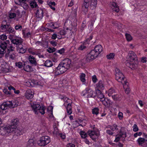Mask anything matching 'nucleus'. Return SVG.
Segmentation results:
<instances>
[{"mask_svg":"<svg viewBox=\"0 0 147 147\" xmlns=\"http://www.w3.org/2000/svg\"><path fill=\"white\" fill-rule=\"evenodd\" d=\"M71 63V60L68 58L63 60L59 65L56 68L55 71H54L55 75H58L64 73L69 68Z\"/></svg>","mask_w":147,"mask_h":147,"instance_id":"obj_1","label":"nucleus"},{"mask_svg":"<svg viewBox=\"0 0 147 147\" xmlns=\"http://www.w3.org/2000/svg\"><path fill=\"white\" fill-rule=\"evenodd\" d=\"M102 47L100 45H96L94 49L92 50L87 55L86 58L85 63L92 61L93 59L97 57L102 51Z\"/></svg>","mask_w":147,"mask_h":147,"instance_id":"obj_2","label":"nucleus"},{"mask_svg":"<svg viewBox=\"0 0 147 147\" xmlns=\"http://www.w3.org/2000/svg\"><path fill=\"white\" fill-rule=\"evenodd\" d=\"M127 58L130 63H127V65L130 68H135L138 67V59L136 54L133 51H129Z\"/></svg>","mask_w":147,"mask_h":147,"instance_id":"obj_3","label":"nucleus"},{"mask_svg":"<svg viewBox=\"0 0 147 147\" xmlns=\"http://www.w3.org/2000/svg\"><path fill=\"white\" fill-rule=\"evenodd\" d=\"M115 78L119 82H121L124 88H127V82L126 81V79L125 78L123 74L121 72L120 70L117 68H116Z\"/></svg>","mask_w":147,"mask_h":147,"instance_id":"obj_4","label":"nucleus"},{"mask_svg":"<svg viewBox=\"0 0 147 147\" xmlns=\"http://www.w3.org/2000/svg\"><path fill=\"white\" fill-rule=\"evenodd\" d=\"M31 107L34 112L36 114L39 113L42 115L44 114L45 113V107L44 106H41L39 104H36L35 103H33L31 105Z\"/></svg>","mask_w":147,"mask_h":147,"instance_id":"obj_5","label":"nucleus"},{"mask_svg":"<svg viewBox=\"0 0 147 147\" xmlns=\"http://www.w3.org/2000/svg\"><path fill=\"white\" fill-rule=\"evenodd\" d=\"M6 21H3L1 25V29L4 30L5 31L9 33H12L14 34L16 32L14 29L10 26V24L9 23L6 22Z\"/></svg>","mask_w":147,"mask_h":147,"instance_id":"obj_6","label":"nucleus"},{"mask_svg":"<svg viewBox=\"0 0 147 147\" xmlns=\"http://www.w3.org/2000/svg\"><path fill=\"white\" fill-rule=\"evenodd\" d=\"M51 142V139L48 136H43L40 137L38 142V144L42 146H44L49 144Z\"/></svg>","mask_w":147,"mask_h":147,"instance_id":"obj_7","label":"nucleus"},{"mask_svg":"<svg viewBox=\"0 0 147 147\" xmlns=\"http://www.w3.org/2000/svg\"><path fill=\"white\" fill-rule=\"evenodd\" d=\"M60 98L62 99H63V101L65 102L64 105L65 106L66 105H67L66 108L67 112L69 115H70L71 114L72 112L71 104L70 102L69 103V102H70V100L67 97L65 96H62Z\"/></svg>","mask_w":147,"mask_h":147,"instance_id":"obj_8","label":"nucleus"},{"mask_svg":"<svg viewBox=\"0 0 147 147\" xmlns=\"http://www.w3.org/2000/svg\"><path fill=\"white\" fill-rule=\"evenodd\" d=\"M9 38L12 43L17 46L23 43V40L22 38L13 35H10Z\"/></svg>","mask_w":147,"mask_h":147,"instance_id":"obj_9","label":"nucleus"},{"mask_svg":"<svg viewBox=\"0 0 147 147\" xmlns=\"http://www.w3.org/2000/svg\"><path fill=\"white\" fill-rule=\"evenodd\" d=\"M13 129L9 126H2L0 128V135L4 136L11 133Z\"/></svg>","mask_w":147,"mask_h":147,"instance_id":"obj_10","label":"nucleus"},{"mask_svg":"<svg viewBox=\"0 0 147 147\" xmlns=\"http://www.w3.org/2000/svg\"><path fill=\"white\" fill-rule=\"evenodd\" d=\"M126 137V132L125 131H122L121 130L119 134L116 135L115 139L114 140V142H118L121 138L124 139Z\"/></svg>","mask_w":147,"mask_h":147,"instance_id":"obj_11","label":"nucleus"},{"mask_svg":"<svg viewBox=\"0 0 147 147\" xmlns=\"http://www.w3.org/2000/svg\"><path fill=\"white\" fill-rule=\"evenodd\" d=\"M88 134L90 137L94 141H95L99 135V133L93 130H89Z\"/></svg>","mask_w":147,"mask_h":147,"instance_id":"obj_12","label":"nucleus"},{"mask_svg":"<svg viewBox=\"0 0 147 147\" xmlns=\"http://www.w3.org/2000/svg\"><path fill=\"white\" fill-rule=\"evenodd\" d=\"M11 128L13 129L12 132H13L15 135L18 136H20L22 134V129L20 128H17L16 126H11Z\"/></svg>","mask_w":147,"mask_h":147,"instance_id":"obj_13","label":"nucleus"},{"mask_svg":"<svg viewBox=\"0 0 147 147\" xmlns=\"http://www.w3.org/2000/svg\"><path fill=\"white\" fill-rule=\"evenodd\" d=\"M23 44L22 43L17 47V51L19 53L23 54L26 51V48L24 46Z\"/></svg>","mask_w":147,"mask_h":147,"instance_id":"obj_14","label":"nucleus"},{"mask_svg":"<svg viewBox=\"0 0 147 147\" xmlns=\"http://www.w3.org/2000/svg\"><path fill=\"white\" fill-rule=\"evenodd\" d=\"M86 92L88 94V97L94 98L97 95L96 90V92H95L90 89L86 88Z\"/></svg>","mask_w":147,"mask_h":147,"instance_id":"obj_15","label":"nucleus"},{"mask_svg":"<svg viewBox=\"0 0 147 147\" xmlns=\"http://www.w3.org/2000/svg\"><path fill=\"white\" fill-rule=\"evenodd\" d=\"M64 26L66 30H71L72 29V22L70 20H67L65 22Z\"/></svg>","mask_w":147,"mask_h":147,"instance_id":"obj_16","label":"nucleus"},{"mask_svg":"<svg viewBox=\"0 0 147 147\" xmlns=\"http://www.w3.org/2000/svg\"><path fill=\"white\" fill-rule=\"evenodd\" d=\"M90 0H84V2L82 4V9L83 10L84 8L86 9L84 10V12L85 13H86L88 11V8L89 5V1Z\"/></svg>","mask_w":147,"mask_h":147,"instance_id":"obj_17","label":"nucleus"},{"mask_svg":"<svg viewBox=\"0 0 147 147\" xmlns=\"http://www.w3.org/2000/svg\"><path fill=\"white\" fill-rule=\"evenodd\" d=\"M34 92L30 89L27 90L25 93V96L28 99H31L33 98L34 96Z\"/></svg>","mask_w":147,"mask_h":147,"instance_id":"obj_18","label":"nucleus"},{"mask_svg":"<svg viewBox=\"0 0 147 147\" xmlns=\"http://www.w3.org/2000/svg\"><path fill=\"white\" fill-rule=\"evenodd\" d=\"M10 41L9 40L5 41L0 42V47L2 50H5L7 47L8 45H10Z\"/></svg>","mask_w":147,"mask_h":147,"instance_id":"obj_19","label":"nucleus"},{"mask_svg":"<svg viewBox=\"0 0 147 147\" xmlns=\"http://www.w3.org/2000/svg\"><path fill=\"white\" fill-rule=\"evenodd\" d=\"M111 7L113 11L117 13L119 11V7L116 3L113 2L111 3Z\"/></svg>","mask_w":147,"mask_h":147,"instance_id":"obj_20","label":"nucleus"},{"mask_svg":"<svg viewBox=\"0 0 147 147\" xmlns=\"http://www.w3.org/2000/svg\"><path fill=\"white\" fill-rule=\"evenodd\" d=\"M9 103L8 101L4 102L1 105V109L2 110H6L8 108H9Z\"/></svg>","mask_w":147,"mask_h":147,"instance_id":"obj_21","label":"nucleus"},{"mask_svg":"<svg viewBox=\"0 0 147 147\" xmlns=\"http://www.w3.org/2000/svg\"><path fill=\"white\" fill-rule=\"evenodd\" d=\"M43 11L40 9H38L35 12V15L36 17L41 18L43 17Z\"/></svg>","mask_w":147,"mask_h":147,"instance_id":"obj_22","label":"nucleus"},{"mask_svg":"<svg viewBox=\"0 0 147 147\" xmlns=\"http://www.w3.org/2000/svg\"><path fill=\"white\" fill-rule=\"evenodd\" d=\"M8 101L9 102V108H14L18 106L19 104V102L17 100Z\"/></svg>","mask_w":147,"mask_h":147,"instance_id":"obj_23","label":"nucleus"},{"mask_svg":"<svg viewBox=\"0 0 147 147\" xmlns=\"http://www.w3.org/2000/svg\"><path fill=\"white\" fill-rule=\"evenodd\" d=\"M36 143L33 139H30L27 143V147H35Z\"/></svg>","mask_w":147,"mask_h":147,"instance_id":"obj_24","label":"nucleus"},{"mask_svg":"<svg viewBox=\"0 0 147 147\" xmlns=\"http://www.w3.org/2000/svg\"><path fill=\"white\" fill-rule=\"evenodd\" d=\"M97 0H91L90 7L91 9L93 10L96 8L97 5Z\"/></svg>","mask_w":147,"mask_h":147,"instance_id":"obj_25","label":"nucleus"},{"mask_svg":"<svg viewBox=\"0 0 147 147\" xmlns=\"http://www.w3.org/2000/svg\"><path fill=\"white\" fill-rule=\"evenodd\" d=\"M28 59L31 64H33L35 65H36L37 62L36 59L33 56H29Z\"/></svg>","mask_w":147,"mask_h":147,"instance_id":"obj_26","label":"nucleus"},{"mask_svg":"<svg viewBox=\"0 0 147 147\" xmlns=\"http://www.w3.org/2000/svg\"><path fill=\"white\" fill-rule=\"evenodd\" d=\"M24 69L27 72H31L32 71V69L31 66L25 64L24 65Z\"/></svg>","mask_w":147,"mask_h":147,"instance_id":"obj_27","label":"nucleus"},{"mask_svg":"<svg viewBox=\"0 0 147 147\" xmlns=\"http://www.w3.org/2000/svg\"><path fill=\"white\" fill-rule=\"evenodd\" d=\"M103 104L106 107H109L112 104V102L107 98H106Z\"/></svg>","mask_w":147,"mask_h":147,"instance_id":"obj_28","label":"nucleus"},{"mask_svg":"<svg viewBox=\"0 0 147 147\" xmlns=\"http://www.w3.org/2000/svg\"><path fill=\"white\" fill-rule=\"evenodd\" d=\"M19 123V121L18 119L16 118L12 120L11 122V124L9 125V127H11V126H16V125L18 124Z\"/></svg>","mask_w":147,"mask_h":147,"instance_id":"obj_29","label":"nucleus"},{"mask_svg":"<svg viewBox=\"0 0 147 147\" xmlns=\"http://www.w3.org/2000/svg\"><path fill=\"white\" fill-rule=\"evenodd\" d=\"M15 1L16 4L20 5L25 10H27L28 9V6L27 4L25 3V2H22L20 3V4H19L18 3L16 2V1Z\"/></svg>","mask_w":147,"mask_h":147,"instance_id":"obj_30","label":"nucleus"},{"mask_svg":"<svg viewBox=\"0 0 147 147\" xmlns=\"http://www.w3.org/2000/svg\"><path fill=\"white\" fill-rule=\"evenodd\" d=\"M145 141V139L142 138H139L137 140L138 143L141 146H142V144L144 143Z\"/></svg>","mask_w":147,"mask_h":147,"instance_id":"obj_31","label":"nucleus"},{"mask_svg":"<svg viewBox=\"0 0 147 147\" xmlns=\"http://www.w3.org/2000/svg\"><path fill=\"white\" fill-rule=\"evenodd\" d=\"M97 87L98 89H103L104 87L103 82L102 81H100L97 84Z\"/></svg>","mask_w":147,"mask_h":147,"instance_id":"obj_32","label":"nucleus"},{"mask_svg":"<svg viewBox=\"0 0 147 147\" xmlns=\"http://www.w3.org/2000/svg\"><path fill=\"white\" fill-rule=\"evenodd\" d=\"M97 95V94L98 97L100 99L104 98V96L103 94L102 93L100 90L97 89L96 90Z\"/></svg>","mask_w":147,"mask_h":147,"instance_id":"obj_33","label":"nucleus"},{"mask_svg":"<svg viewBox=\"0 0 147 147\" xmlns=\"http://www.w3.org/2000/svg\"><path fill=\"white\" fill-rule=\"evenodd\" d=\"M53 65L52 62L50 60H47L45 63V66L47 67H50Z\"/></svg>","mask_w":147,"mask_h":147,"instance_id":"obj_34","label":"nucleus"},{"mask_svg":"<svg viewBox=\"0 0 147 147\" xmlns=\"http://www.w3.org/2000/svg\"><path fill=\"white\" fill-rule=\"evenodd\" d=\"M86 75L84 73H81L80 77L81 81L83 83H85L86 81L85 77Z\"/></svg>","mask_w":147,"mask_h":147,"instance_id":"obj_35","label":"nucleus"},{"mask_svg":"<svg viewBox=\"0 0 147 147\" xmlns=\"http://www.w3.org/2000/svg\"><path fill=\"white\" fill-rule=\"evenodd\" d=\"M115 91L113 89L111 88L109 90L108 95L109 96H113V95H115Z\"/></svg>","mask_w":147,"mask_h":147,"instance_id":"obj_36","label":"nucleus"},{"mask_svg":"<svg viewBox=\"0 0 147 147\" xmlns=\"http://www.w3.org/2000/svg\"><path fill=\"white\" fill-rule=\"evenodd\" d=\"M67 30V31L66 30L65 36L66 37L68 38L70 37L72 35V32L71 31V30Z\"/></svg>","mask_w":147,"mask_h":147,"instance_id":"obj_37","label":"nucleus"},{"mask_svg":"<svg viewBox=\"0 0 147 147\" xmlns=\"http://www.w3.org/2000/svg\"><path fill=\"white\" fill-rule=\"evenodd\" d=\"M86 47V43H84L80 46L78 48V50L82 51L85 49Z\"/></svg>","mask_w":147,"mask_h":147,"instance_id":"obj_38","label":"nucleus"},{"mask_svg":"<svg viewBox=\"0 0 147 147\" xmlns=\"http://www.w3.org/2000/svg\"><path fill=\"white\" fill-rule=\"evenodd\" d=\"M117 125L115 124H114L113 125L109 126V128L113 131H114L115 130H117Z\"/></svg>","mask_w":147,"mask_h":147,"instance_id":"obj_39","label":"nucleus"},{"mask_svg":"<svg viewBox=\"0 0 147 147\" xmlns=\"http://www.w3.org/2000/svg\"><path fill=\"white\" fill-rule=\"evenodd\" d=\"M126 38L128 41H130L132 39V37L129 34L126 33L125 34Z\"/></svg>","mask_w":147,"mask_h":147,"instance_id":"obj_40","label":"nucleus"},{"mask_svg":"<svg viewBox=\"0 0 147 147\" xmlns=\"http://www.w3.org/2000/svg\"><path fill=\"white\" fill-rule=\"evenodd\" d=\"M115 56V54L113 53H110L107 56V58L108 59H113Z\"/></svg>","mask_w":147,"mask_h":147,"instance_id":"obj_41","label":"nucleus"},{"mask_svg":"<svg viewBox=\"0 0 147 147\" xmlns=\"http://www.w3.org/2000/svg\"><path fill=\"white\" fill-rule=\"evenodd\" d=\"M99 109L97 108H95L92 110V113L93 114L97 115L98 113Z\"/></svg>","mask_w":147,"mask_h":147,"instance_id":"obj_42","label":"nucleus"},{"mask_svg":"<svg viewBox=\"0 0 147 147\" xmlns=\"http://www.w3.org/2000/svg\"><path fill=\"white\" fill-rule=\"evenodd\" d=\"M14 49L15 48L12 45H11L8 47V48L7 49V50L9 53H10L11 52L14 51Z\"/></svg>","mask_w":147,"mask_h":147,"instance_id":"obj_43","label":"nucleus"},{"mask_svg":"<svg viewBox=\"0 0 147 147\" xmlns=\"http://www.w3.org/2000/svg\"><path fill=\"white\" fill-rule=\"evenodd\" d=\"M30 5L32 8L36 7L37 6L36 3L35 1H32L30 3Z\"/></svg>","mask_w":147,"mask_h":147,"instance_id":"obj_44","label":"nucleus"},{"mask_svg":"<svg viewBox=\"0 0 147 147\" xmlns=\"http://www.w3.org/2000/svg\"><path fill=\"white\" fill-rule=\"evenodd\" d=\"M15 64L16 66L19 68H21L23 66L22 63L21 62H16Z\"/></svg>","mask_w":147,"mask_h":147,"instance_id":"obj_45","label":"nucleus"},{"mask_svg":"<svg viewBox=\"0 0 147 147\" xmlns=\"http://www.w3.org/2000/svg\"><path fill=\"white\" fill-rule=\"evenodd\" d=\"M31 87L34 86L36 85V82L34 80H30Z\"/></svg>","mask_w":147,"mask_h":147,"instance_id":"obj_46","label":"nucleus"},{"mask_svg":"<svg viewBox=\"0 0 147 147\" xmlns=\"http://www.w3.org/2000/svg\"><path fill=\"white\" fill-rule=\"evenodd\" d=\"M55 49L54 47L49 48L47 49V51L49 53H53L55 51Z\"/></svg>","mask_w":147,"mask_h":147,"instance_id":"obj_47","label":"nucleus"},{"mask_svg":"<svg viewBox=\"0 0 147 147\" xmlns=\"http://www.w3.org/2000/svg\"><path fill=\"white\" fill-rule=\"evenodd\" d=\"M54 131L53 132L54 134H57L58 131V129L56 127V125L53 126Z\"/></svg>","mask_w":147,"mask_h":147,"instance_id":"obj_48","label":"nucleus"},{"mask_svg":"<svg viewBox=\"0 0 147 147\" xmlns=\"http://www.w3.org/2000/svg\"><path fill=\"white\" fill-rule=\"evenodd\" d=\"M9 57L12 59H14L16 57V55L13 53H10L9 54Z\"/></svg>","mask_w":147,"mask_h":147,"instance_id":"obj_49","label":"nucleus"},{"mask_svg":"<svg viewBox=\"0 0 147 147\" xmlns=\"http://www.w3.org/2000/svg\"><path fill=\"white\" fill-rule=\"evenodd\" d=\"M15 29L16 30H21L22 29V26L19 25H16L15 26Z\"/></svg>","mask_w":147,"mask_h":147,"instance_id":"obj_50","label":"nucleus"},{"mask_svg":"<svg viewBox=\"0 0 147 147\" xmlns=\"http://www.w3.org/2000/svg\"><path fill=\"white\" fill-rule=\"evenodd\" d=\"M80 135L81 137L83 138H85L87 136V134L83 131H81Z\"/></svg>","mask_w":147,"mask_h":147,"instance_id":"obj_51","label":"nucleus"},{"mask_svg":"<svg viewBox=\"0 0 147 147\" xmlns=\"http://www.w3.org/2000/svg\"><path fill=\"white\" fill-rule=\"evenodd\" d=\"M133 130L135 132H136L138 130V128L136 124H134L133 126Z\"/></svg>","mask_w":147,"mask_h":147,"instance_id":"obj_52","label":"nucleus"},{"mask_svg":"<svg viewBox=\"0 0 147 147\" xmlns=\"http://www.w3.org/2000/svg\"><path fill=\"white\" fill-rule=\"evenodd\" d=\"M50 43L53 46H56L57 45V42L53 40L51 41H49Z\"/></svg>","mask_w":147,"mask_h":147,"instance_id":"obj_53","label":"nucleus"},{"mask_svg":"<svg viewBox=\"0 0 147 147\" xmlns=\"http://www.w3.org/2000/svg\"><path fill=\"white\" fill-rule=\"evenodd\" d=\"M3 91L4 93L10 95L11 94V92L8 91L7 89H4Z\"/></svg>","mask_w":147,"mask_h":147,"instance_id":"obj_54","label":"nucleus"},{"mask_svg":"<svg viewBox=\"0 0 147 147\" xmlns=\"http://www.w3.org/2000/svg\"><path fill=\"white\" fill-rule=\"evenodd\" d=\"M118 117L120 119H122L123 118V113L121 112H119L118 115Z\"/></svg>","mask_w":147,"mask_h":147,"instance_id":"obj_55","label":"nucleus"},{"mask_svg":"<svg viewBox=\"0 0 147 147\" xmlns=\"http://www.w3.org/2000/svg\"><path fill=\"white\" fill-rule=\"evenodd\" d=\"M24 36L26 38H28L29 37H30L31 35V34L30 32H28L27 33H23Z\"/></svg>","mask_w":147,"mask_h":147,"instance_id":"obj_56","label":"nucleus"},{"mask_svg":"<svg viewBox=\"0 0 147 147\" xmlns=\"http://www.w3.org/2000/svg\"><path fill=\"white\" fill-rule=\"evenodd\" d=\"M65 50V49L64 48H62L59 50H57L56 53H59L60 54H62L64 53Z\"/></svg>","mask_w":147,"mask_h":147,"instance_id":"obj_57","label":"nucleus"},{"mask_svg":"<svg viewBox=\"0 0 147 147\" xmlns=\"http://www.w3.org/2000/svg\"><path fill=\"white\" fill-rule=\"evenodd\" d=\"M0 38L1 40H4L7 39V37L5 34H2L0 36Z\"/></svg>","mask_w":147,"mask_h":147,"instance_id":"obj_58","label":"nucleus"},{"mask_svg":"<svg viewBox=\"0 0 147 147\" xmlns=\"http://www.w3.org/2000/svg\"><path fill=\"white\" fill-rule=\"evenodd\" d=\"M9 18L10 19H12L14 18L15 17H16V15L15 14V13H11L9 14Z\"/></svg>","mask_w":147,"mask_h":147,"instance_id":"obj_59","label":"nucleus"},{"mask_svg":"<svg viewBox=\"0 0 147 147\" xmlns=\"http://www.w3.org/2000/svg\"><path fill=\"white\" fill-rule=\"evenodd\" d=\"M65 32L66 30H61L59 31V33L60 35H65Z\"/></svg>","mask_w":147,"mask_h":147,"instance_id":"obj_60","label":"nucleus"},{"mask_svg":"<svg viewBox=\"0 0 147 147\" xmlns=\"http://www.w3.org/2000/svg\"><path fill=\"white\" fill-rule=\"evenodd\" d=\"M15 14L16 15V17H19L20 15V11L18 10H16L15 11Z\"/></svg>","mask_w":147,"mask_h":147,"instance_id":"obj_61","label":"nucleus"},{"mask_svg":"<svg viewBox=\"0 0 147 147\" xmlns=\"http://www.w3.org/2000/svg\"><path fill=\"white\" fill-rule=\"evenodd\" d=\"M113 100H116L118 99V95L115 94V95H113V96H111Z\"/></svg>","mask_w":147,"mask_h":147,"instance_id":"obj_62","label":"nucleus"},{"mask_svg":"<svg viewBox=\"0 0 147 147\" xmlns=\"http://www.w3.org/2000/svg\"><path fill=\"white\" fill-rule=\"evenodd\" d=\"M147 61V59L146 57H143L142 58L141 61L143 63H146Z\"/></svg>","mask_w":147,"mask_h":147,"instance_id":"obj_63","label":"nucleus"},{"mask_svg":"<svg viewBox=\"0 0 147 147\" xmlns=\"http://www.w3.org/2000/svg\"><path fill=\"white\" fill-rule=\"evenodd\" d=\"M67 147H75V145L74 144L71 143H68L67 145Z\"/></svg>","mask_w":147,"mask_h":147,"instance_id":"obj_64","label":"nucleus"}]
</instances>
